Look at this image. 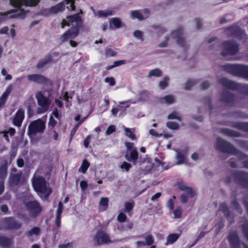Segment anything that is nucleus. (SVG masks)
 <instances>
[{"mask_svg": "<svg viewBox=\"0 0 248 248\" xmlns=\"http://www.w3.org/2000/svg\"><path fill=\"white\" fill-rule=\"evenodd\" d=\"M32 184L34 189L40 197L46 200L51 193V189L46 180L42 176L34 175Z\"/></svg>", "mask_w": 248, "mask_h": 248, "instance_id": "obj_1", "label": "nucleus"}, {"mask_svg": "<svg viewBox=\"0 0 248 248\" xmlns=\"http://www.w3.org/2000/svg\"><path fill=\"white\" fill-rule=\"evenodd\" d=\"M35 98L39 106L37 109V112L42 113L47 111L51 103V100L45 96V92H38L35 94Z\"/></svg>", "mask_w": 248, "mask_h": 248, "instance_id": "obj_2", "label": "nucleus"}, {"mask_svg": "<svg viewBox=\"0 0 248 248\" xmlns=\"http://www.w3.org/2000/svg\"><path fill=\"white\" fill-rule=\"evenodd\" d=\"M46 127L45 121L38 119L31 122L28 127V134L34 136L37 133H43Z\"/></svg>", "mask_w": 248, "mask_h": 248, "instance_id": "obj_3", "label": "nucleus"}, {"mask_svg": "<svg viewBox=\"0 0 248 248\" xmlns=\"http://www.w3.org/2000/svg\"><path fill=\"white\" fill-rule=\"evenodd\" d=\"M227 70L234 75L248 78V66L242 65H226Z\"/></svg>", "mask_w": 248, "mask_h": 248, "instance_id": "obj_4", "label": "nucleus"}, {"mask_svg": "<svg viewBox=\"0 0 248 248\" xmlns=\"http://www.w3.org/2000/svg\"><path fill=\"white\" fill-rule=\"evenodd\" d=\"M93 242L95 246L111 243L112 241L109 235L104 231H98L94 235Z\"/></svg>", "mask_w": 248, "mask_h": 248, "instance_id": "obj_5", "label": "nucleus"}, {"mask_svg": "<svg viewBox=\"0 0 248 248\" xmlns=\"http://www.w3.org/2000/svg\"><path fill=\"white\" fill-rule=\"evenodd\" d=\"M26 207L31 217H35L41 211V207L37 201H29L26 203Z\"/></svg>", "mask_w": 248, "mask_h": 248, "instance_id": "obj_6", "label": "nucleus"}, {"mask_svg": "<svg viewBox=\"0 0 248 248\" xmlns=\"http://www.w3.org/2000/svg\"><path fill=\"white\" fill-rule=\"evenodd\" d=\"M223 51L222 54L226 56L228 54L234 55L238 51V46L235 42H226L223 45Z\"/></svg>", "mask_w": 248, "mask_h": 248, "instance_id": "obj_7", "label": "nucleus"}, {"mask_svg": "<svg viewBox=\"0 0 248 248\" xmlns=\"http://www.w3.org/2000/svg\"><path fill=\"white\" fill-rule=\"evenodd\" d=\"M216 148L217 150L225 153H233V147L229 143L220 138H217Z\"/></svg>", "mask_w": 248, "mask_h": 248, "instance_id": "obj_8", "label": "nucleus"}, {"mask_svg": "<svg viewBox=\"0 0 248 248\" xmlns=\"http://www.w3.org/2000/svg\"><path fill=\"white\" fill-rule=\"evenodd\" d=\"M11 5L20 7L22 5L28 7H35L39 3L41 0H9Z\"/></svg>", "mask_w": 248, "mask_h": 248, "instance_id": "obj_9", "label": "nucleus"}, {"mask_svg": "<svg viewBox=\"0 0 248 248\" xmlns=\"http://www.w3.org/2000/svg\"><path fill=\"white\" fill-rule=\"evenodd\" d=\"M78 28L77 27H75L71 28L66 32L63 33L60 38L62 42H64L69 39H73L77 36L78 34Z\"/></svg>", "mask_w": 248, "mask_h": 248, "instance_id": "obj_10", "label": "nucleus"}, {"mask_svg": "<svg viewBox=\"0 0 248 248\" xmlns=\"http://www.w3.org/2000/svg\"><path fill=\"white\" fill-rule=\"evenodd\" d=\"M28 12L27 11H25L23 9L19 8L16 10H11L8 11L5 13H0V15L2 16H7L9 14H11L10 17L13 18H18V17H23L25 16L26 14Z\"/></svg>", "mask_w": 248, "mask_h": 248, "instance_id": "obj_11", "label": "nucleus"}, {"mask_svg": "<svg viewBox=\"0 0 248 248\" xmlns=\"http://www.w3.org/2000/svg\"><path fill=\"white\" fill-rule=\"evenodd\" d=\"M28 79L30 81L38 84L45 83L48 79L45 76L40 74H31L28 76Z\"/></svg>", "mask_w": 248, "mask_h": 248, "instance_id": "obj_12", "label": "nucleus"}, {"mask_svg": "<svg viewBox=\"0 0 248 248\" xmlns=\"http://www.w3.org/2000/svg\"><path fill=\"white\" fill-rule=\"evenodd\" d=\"M183 29L181 28H178L177 30L174 31L172 32V36L177 39V43L182 46H184L185 41L182 36Z\"/></svg>", "mask_w": 248, "mask_h": 248, "instance_id": "obj_13", "label": "nucleus"}, {"mask_svg": "<svg viewBox=\"0 0 248 248\" xmlns=\"http://www.w3.org/2000/svg\"><path fill=\"white\" fill-rule=\"evenodd\" d=\"M24 118V111L22 109H19L16 112L15 117L13 120V124L17 127L21 125L22 121Z\"/></svg>", "mask_w": 248, "mask_h": 248, "instance_id": "obj_14", "label": "nucleus"}, {"mask_svg": "<svg viewBox=\"0 0 248 248\" xmlns=\"http://www.w3.org/2000/svg\"><path fill=\"white\" fill-rule=\"evenodd\" d=\"M219 82L222 85L230 89H234L237 87L235 82L229 80L226 78H222L219 79Z\"/></svg>", "mask_w": 248, "mask_h": 248, "instance_id": "obj_15", "label": "nucleus"}, {"mask_svg": "<svg viewBox=\"0 0 248 248\" xmlns=\"http://www.w3.org/2000/svg\"><path fill=\"white\" fill-rule=\"evenodd\" d=\"M6 223L8 228L10 229H17L21 226V224L20 223L16 222L12 218L7 219L6 220Z\"/></svg>", "mask_w": 248, "mask_h": 248, "instance_id": "obj_16", "label": "nucleus"}, {"mask_svg": "<svg viewBox=\"0 0 248 248\" xmlns=\"http://www.w3.org/2000/svg\"><path fill=\"white\" fill-rule=\"evenodd\" d=\"M65 6L63 3H59L56 5L51 7L49 9V12L51 14H57L64 10Z\"/></svg>", "mask_w": 248, "mask_h": 248, "instance_id": "obj_17", "label": "nucleus"}, {"mask_svg": "<svg viewBox=\"0 0 248 248\" xmlns=\"http://www.w3.org/2000/svg\"><path fill=\"white\" fill-rule=\"evenodd\" d=\"M21 176V172L12 174L10 176V183L12 185H17L19 184Z\"/></svg>", "mask_w": 248, "mask_h": 248, "instance_id": "obj_18", "label": "nucleus"}, {"mask_svg": "<svg viewBox=\"0 0 248 248\" xmlns=\"http://www.w3.org/2000/svg\"><path fill=\"white\" fill-rule=\"evenodd\" d=\"M125 157L129 161H132L134 164L138 158V153L136 150H133L130 152V157H128V155H126Z\"/></svg>", "mask_w": 248, "mask_h": 248, "instance_id": "obj_19", "label": "nucleus"}, {"mask_svg": "<svg viewBox=\"0 0 248 248\" xmlns=\"http://www.w3.org/2000/svg\"><path fill=\"white\" fill-rule=\"evenodd\" d=\"M230 242L232 247H235L238 245V239L236 232L231 233L229 236Z\"/></svg>", "mask_w": 248, "mask_h": 248, "instance_id": "obj_20", "label": "nucleus"}, {"mask_svg": "<svg viewBox=\"0 0 248 248\" xmlns=\"http://www.w3.org/2000/svg\"><path fill=\"white\" fill-rule=\"evenodd\" d=\"M67 18L70 23L72 24L74 22H76L77 24H79L81 22V16L78 14H75L67 17Z\"/></svg>", "mask_w": 248, "mask_h": 248, "instance_id": "obj_21", "label": "nucleus"}, {"mask_svg": "<svg viewBox=\"0 0 248 248\" xmlns=\"http://www.w3.org/2000/svg\"><path fill=\"white\" fill-rule=\"evenodd\" d=\"M179 237V234L177 233H173L168 236L167 238V242L165 244L166 245L172 244L175 242Z\"/></svg>", "mask_w": 248, "mask_h": 248, "instance_id": "obj_22", "label": "nucleus"}, {"mask_svg": "<svg viewBox=\"0 0 248 248\" xmlns=\"http://www.w3.org/2000/svg\"><path fill=\"white\" fill-rule=\"evenodd\" d=\"M51 61V58L48 56L43 59L41 60L36 65L38 69H41L45 66L47 63Z\"/></svg>", "mask_w": 248, "mask_h": 248, "instance_id": "obj_23", "label": "nucleus"}, {"mask_svg": "<svg viewBox=\"0 0 248 248\" xmlns=\"http://www.w3.org/2000/svg\"><path fill=\"white\" fill-rule=\"evenodd\" d=\"M162 75V71L159 69L156 68L150 71L148 73L147 77L150 78L152 76H154L155 77H161Z\"/></svg>", "mask_w": 248, "mask_h": 248, "instance_id": "obj_24", "label": "nucleus"}, {"mask_svg": "<svg viewBox=\"0 0 248 248\" xmlns=\"http://www.w3.org/2000/svg\"><path fill=\"white\" fill-rule=\"evenodd\" d=\"M108 198H102L99 202V205L101 207L102 210H106L108 207Z\"/></svg>", "mask_w": 248, "mask_h": 248, "instance_id": "obj_25", "label": "nucleus"}, {"mask_svg": "<svg viewBox=\"0 0 248 248\" xmlns=\"http://www.w3.org/2000/svg\"><path fill=\"white\" fill-rule=\"evenodd\" d=\"M176 164L179 165L185 162V155L182 153L177 151Z\"/></svg>", "mask_w": 248, "mask_h": 248, "instance_id": "obj_26", "label": "nucleus"}, {"mask_svg": "<svg viewBox=\"0 0 248 248\" xmlns=\"http://www.w3.org/2000/svg\"><path fill=\"white\" fill-rule=\"evenodd\" d=\"M220 132L227 136H232V137H238L239 136L238 133L228 129H221Z\"/></svg>", "mask_w": 248, "mask_h": 248, "instance_id": "obj_27", "label": "nucleus"}, {"mask_svg": "<svg viewBox=\"0 0 248 248\" xmlns=\"http://www.w3.org/2000/svg\"><path fill=\"white\" fill-rule=\"evenodd\" d=\"M12 243V241L5 237H0V244L3 247L9 246Z\"/></svg>", "mask_w": 248, "mask_h": 248, "instance_id": "obj_28", "label": "nucleus"}, {"mask_svg": "<svg viewBox=\"0 0 248 248\" xmlns=\"http://www.w3.org/2000/svg\"><path fill=\"white\" fill-rule=\"evenodd\" d=\"M112 24H113L116 28H119L121 27V22L118 18H112L109 20L110 27Z\"/></svg>", "mask_w": 248, "mask_h": 248, "instance_id": "obj_29", "label": "nucleus"}, {"mask_svg": "<svg viewBox=\"0 0 248 248\" xmlns=\"http://www.w3.org/2000/svg\"><path fill=\"white\" fill-rule=\"evenodd\" d=\"M7 163H4L0 167V177L3 178L6 176L7 174Z\"/></svg>", "mask_w": 248, "mask_h": 248, "instance_id": "obj_30", "label": "nucleus"}, {"mask_svg": "<svg viewBox=\"0 0 248 248\" xmlns=\"http://www.w3.org/2000/svg\"><path fill=\"white\" fill-rule=\"evenodd\" d=\"M169 80L170 78L168 77H164L163 80L160 81L159 83L160 88L162 89H164L167 87L169 85Z\"/></svg>", "mask_w": 248, "mask_h": 248, "instance_id": "obj_31", "label": "nucleus"}, {"mask_svg": "<svg viewBox=\"0 0 248 248\" xmlns=\"http://www.w3.org/2000/svg\"><path fill=\"white\" fill-rule=\"evenodd\" d=\"M90 166V163L86 160H84L81 167L78 170L79 171H82L83 173H85L87 170Z\"/></svg>", "mask_w": 248, "mask_h": 248, "instance_id": "obj_32", "label": "nucleus"}, {"mask_svg": "<svg viewBox=\"0 0 248 248\" xmlns=\"http://www.w3.org/2000/svg\"><path fill=\"white\" fill-rule=\"evenodd\" d=\"M40 231V229L39 227H34L31 230L28 232L27 235L29 236H32V235H38Z\"/></svg>", "mask_w": 248, "mask_h": 248, "instance_id": "obj_33", "label": "nucleus"}, {"mask_svg": "<svg viewBox=\"0 0 248 248\" xmlns=\"http://www.w3.org/2000/svg\"><path fill=\"white\" fill-rule=\"evenodd\" d=\"M234 96L233 95L230 93H226L224 96V100L229 103H231L233 101Z\"/></svg>", "mask_w": 248, "mask_h": 248, "instance_id": "obj_34", "label": "nucleus"}, {"mask_svg": "<svg viewBox=\"0 0 248 248\" xmlns=\"http://www.w3.org/2000/svg\"><path fill=\"white\" fill-rule=\"evenodd\" d=\"M166 126L169 128L173 130H176L179 128L178 124L177 123L173 122H169L167 123Z\"/></svg>", "mask_w": 248, "mask_h": 248, "instance_id": "obj_35", "label": "nucleus"}, {"mask_svg": "<svg viewBox=\"0 0 248 248\" xmlns=\"http://www.w3.org/2000/svg\"><path fill=\"white\" fill-rule=\"evenodd\" d=\"M145 242H144L146 246H150L153 244L154 239L152 235H148L145 238Z\"/></svg>", "mask_w": 248, "mask_h": 248, "instance_id": "obj_36", "label": "nucleus"}, {"mask_svg": "<svg viewBox=\"0 0 248 248\" xmlns=\"http://www.w3.org/2000/svg\"><path fill=\"white\" fill-rule=\"evenodd\" d=\"M162 99L164 100L168 104H172L174 102V97L172 95H168L164 96Z\"/></svg>", "mask_w": 248, "mask_h": 248, "instance_id": "obj_37", "label": "nucleus"}, {"mask_svg": "<svg viewBox=\"0 0 248 248\" xmlns=\"http://www.w3.org/2000/svg\"><path fill=\"white\" fill-rule=\"evenodd\" d=\"M168 119H177L179 121H181V119L179 116L178 113L176 112H173L168 116Z\"/></svg>", "mask_w": 248, "mask_h": 248, "instance_id": "obj_38", "label": "nucleus"}, {"mask_svg": "<svg viewBox=\"0 0 248 248\" xmlns=\"http://www.w3.org/2000/svg\"><path fill=\"white\" fill-rule=\"evenodd\" d=\"M131 15L133 17L137 18L139 20H142L144 18L141 13L138 11H132Z\"/></svg>", "mask_w": 248, "mask_h": 248, "instance_id": "obj_39", "label": "nucleus"}, {"mask_svg": "<svg viewBox=\"0 0 248 248\" xmlns=\"http://www.w3.org/2000/svg\"><path fill=\"white\" fill-rule=\"evenodd\" d=\"M7 133H9L11 136H13L15 134V130L13 128H10L8 132H4L3 133V137L5 138L7 141H9Z\"/></svg>", "mask_w": 248, "mask_h": 248, "instance_id": "obj_40", "label": "nucleus"}, {"mask_svg": "<svg viewBox=\"0 0 248 248\" xmlns=\"http://www.w3.org/2000/svg\"><path fill=\"white\" fill-rule=\"evenodd\" d=\"M131 167V165L130 163H127V162L125 161L124 162L123 164L121 165L120 166V168L121 169H124L127 172L129 171Z\"/></svg>", "mask_w": 248, "mask_h": 248, "instance_id": "obj_41", "label": "nucleus"}, {"mask_svg": "<svg viewBox=\"0 0 248 248\" xmlns=\"http://www.w3.org/2000/svg\"><path fill=\"white\" fill-rule=\"evenodd\" d=\"M196 84V82L192 80H188L186 84V85L184 87L185 89L186 90H188L191 89V88L194 86Z\"/></svg>", "mask_w": 248, "mask_h": 248, "instance_id": "obj_42", "label": "nucleus"}, {"mask_svg": "<svg viewBox=\"0 0 248 248\" xmlns=\"http://www.w3.org/2000/svg\"><path fill=\"white\" fill-rule=\"evenodd\" d=\"M124 131L125 132L126 135L130 138L132 140H134L135 138V135L133 134L132 132L129 128H125Z\"/></svg>", "mask_w": 248, "mask_h": 248, "instance_id": "obj_43", "label": "nucleus"}, {"mask_svg": "<svg viewBox=\"0 0 248 248\" xmlns=\"http://www.w3.org/2000/svg\"><path fill=\"white\" fill-rule=\"evenodd\" d=\"M106 55L107 57L115 56L116 55V53L111 48H106Z\"/></svg>", "mask_w": 248, "mask_h": 248, "instance_id": "obj_44", "label": "nucleus"}, {"mask_svg": "<svg viewBox=\"0 0 248 248\" xmlns=\"http://www.w3.org/2000/svg\"><path fill=\"white\" fill-rule=\"evenodd\" d=\"M133 207V204L130 202H126L124 205V211L128 212L130 211Z\"/></svg>", "mask_w": 248, "mask_h": 248, "instance_id": "obj_45", "label": "nucleus"}, {"mask_svg": "<svg viewBox=\"0 0 248 248\" xmlns=\"http://www.w3.org/2000/svg\"><path fill=\"white\" fill-rule=\"evenodd\" d=\"M129 102H130L129 100L125 102H120L119 103V105H118L119 108L120 109H124L129 107V105L127 104Z\"/></svg>", "mask_w": 248, "mask_h": 248, "instance_id": "obj_46", "label": "nucleus"}, {"mask_svg": "<svg viewBox=\"0 0 248 248\" xmlns=\"http://www.w3.org/2000/svg\"><path fill=\"white\" fill-rule=\"evenodd\" d=\"M117 218H118V220L119 222H124L125 221V220L127 218V217H126V215H125L124 214L120 213L118 215Z\"/></svg>", "mask_w": 248, "mask_h": 248, "instance_id": "obj_47", "label": "nucleus"}, {"mask_svg": "<svg viewBox=\"0 0 248 248\" xmlns=\"http://www.w3.org/2000/svg\"><path fill=\"white\" fill-rule=\"evenodd\" d=\"M175 218H180L181 216L182 211L180 208H177L173 212Z\"/></svg>", "mask_w": 248, "mask_h": 248, "instance_id": "obj_48", "label": "nucleus"}, {"mask_svg": "<svg viewBox=\"0 0 248 248\" xmlns=\"http://www.w3.org/2000/svg\"><path fill=\"white\" fill-rule=\"evenodd\" d=\"M63 210V205L61 202H60L58 203V209L57 211L56 215L57 216H61V214Z\"/></svg>", "mask_w": 248, "mask_h": 248, "instance_id": "obj_49", "label": "nucleus"}, {"mask_svg": "<svg viewBox=\"0 0 248 248\" xmlns=\"http://www.w3.org/2000/svg\"><path fill=\"white\" fill-rule=\"evenodd\" d=\"M98 15L103 16H107L111 15L110 11H100L98 12Z\"/></svg>", "mask_w": 248, "mask_h": 248, "instance_id": "obj_50", "label": "nucleus"}, {"mask_svg": "<svg viewBox=\"0 0 248 248\" xmlns=\"http://www.w3.org/2000/svg\"><path fill=\"white\" fill-rule=\"evenodd\" d=\"M57 124L56 121L53 119V117L51 116L49 118V122L48 124V126H51L52 128L54 127Z\"/></svg>", "mask_w": 248, "mask_h": 248, "instance_id": "obj_51", "label": "nucleus"}, {"mask_svg": "<svg viewBox=\"0 0 248 248\" xmlns=\"http://www.w3.org/2000/svg\"><path fill=\"white\" fill-rule=\"evenodd\" d=\"M133 34L135 37L140 39L141 41H143V39L142 38V32L140 31L139 30L136 31L134 32Z\"/></svg>", "mask_w": 248, "mask_h": 248, "instance_id": "obj_52", "label": "nucleus"}, {"mask_svg": "<svg viewBox=\"0 0 248 248\" xmlns=\"http://www.w3.org/2000/svg\"><path fill=\"white\" fill-rule=\"evenodd\" d=\"M115 127L114 125H110L106 131L107 135H109L115 131Z\"/></svg>", "mask_w": 248, "mask_h": 248, "instance_id": "obj_53", "label": "nucleus"}, {"mask_svg": "<svg viewBox=\"0 0 248 248\" xmlns=\"http://www.w3.org/2000/svg\"><path fill=\"white\" fill-rule=\"evenodd\" d=\"M12 89H13V86L12 85H9V86L7 87V88L6 89V91H5V92L3 93V94L8 97V96L12 92Z\"/></svg>", "mask_w": 248, "mask_h": 248, "instance_id": "obj_54", "label": "nucleus"}, {"mask_svg": "<svg viewBox=\"0 0 248 248\" xmlns=\"http://www.w3.org/2000/svg\"><path fill=\"white\" fill-rule=\"evenodd\" d=\"M106 82L109 83L110 85L113 86L115 84V80L113 78H106L105 79Z\"/></svg>", "mask_w": 248, "mask_h": 248, "instance_id": "obj_55", "label": "nucleus"}, {"mask_svg": "<svg viewBox=\"0 0 248 248\" xmlns=\"http://www.w3.org/2000/svg\"><path fill=\"white\" fill-rule=\"evenodd\" d=\"M91 139V136L89 135L84 139L83 144L85 148H87L88 147Z\"/></svg>", "mask_w": 248, "mask_h": 248, "instance_id": "obj_56", "label": "nucleus"}, {"mask_svg": "<svg viewBox=\"0 0 248 248\" xmlns=\"http://www.w3.org/2000/svg\"><path fill=\"white\" fill-rule=\"evenodd\" d=\"M186 192L187 197H193L195 195L194 192L190 187L186 189Z\"/></svg>", "mask_w": 248, "mask_h": 248, "instance_id": "obj_57", "label": "nucleus"}, {"mask_svg": "<svg viewBox=\"0 0 248 248\" xmlns=\"http://www.w3.org/2000/svg\"><path fill=\"white\" fill-rule=\"evenodd\" d=\"M210 86V83L207 81H204L201 83L200 87L202 90H204L208 88Z\"/></svg>", "mask_w": 248, "mask_h": 248, "instance_id": "obj_58", "label": "nucleus"}, {"mask_svg": "<svg viewBox=\"0 0 248 248\" xmlns=\"http://www.w3.org/2000/svg\"><path fill=\"white\" fill-rule=\"evenodd\" d=\"M161 193H160V192L156 193L155 195H154V196H153L151 197V199L152 201H156L161 196Z\"/></svg>", "mask_w": 248, "mask_h": 248, "instance_id": "obj_59", "label": "nucleus"}, {"mask_svg": "<svg viewBox=\"0 0 248 248\" xmlns=\"http://www.w3.org/2000/svg\"><path fill=\"white\" fill-rule=\"evenodd\" d=\"M7 97L2 94V96L0 98V106L3 105L6 100H7Z\"/></svg>", "mask_w": 248, "mask_h": 248, "instance_id": "obj_60", "label": "nucleus"}, {"mask_svg": "<svg viewBox=\"0 0 248 248\" xmlns=\"http://www.w3.org/2000/svg\"><path fill=\"white\" fill-rule=\"evenodd\" d=\"M80 186L82 190H85L87 187V183L84 181L80 182Z\"/></svg>", "mask_w": 248, "mask_h": 248, "instance_id": "obj_61", "label": "nucleus"}, {"mask_svg": "<svg viewBox=\"0 0 248 248\" xmlns=\"http://www.w3.org/2000/svg\"><path fill=\"white\" fill-rule=\"evenodd\" d=\"M9 29L7 27H4L0 30V34H7L8 31Z\"/></svg>", "mask_w": 248, "mask_h": 248, "instance_id": "obj_62", "label": "nucleus"}, {"mask_svg": "<svg viewBox=\"0 0 248 248\" xmlns=\"http://www.w3.org/2000/svg\"><path fill=\"white\" fill-rule=\"evenodd\" d=\"M17 166L19 167H22L24 166V160L22 158H19L17 160Z\"/></svg>", "mask_w": 248, "mask_h": 248, "instance_id": "obj_63", "label": "nucleus"}, {"mask_svg": "<svg viewBox=\"0 0 248 248\" xmlns=\"http://www.w3.org/2000/svg\"><path fill=\"white\" fill-rule=\"evenodd\" d=\"M72 248V243H67L66 244L62 245L59 246V248Z\"/></svg>", "mask_w": 248, "mask_h": 248, "instance_id": "obj_64", "label": "nucleus"}]
</instances>
